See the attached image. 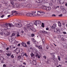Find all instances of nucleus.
Returning a JSON list of instances; mask_svg holds the SVG:
<instances>
[{"label":"nucleus","instance_id":"obj_1","mask_svg":"<svg viewBox=\"0 0 67 67\" xmlns=\"http://www.w3.org/2000/svg\"><path fill=\"white\" fill-rule=\"evenodd\" d=\"M36 12L35 11H33L32 12V13H28L26 14L27 16H36V14H35Z\"/></svg>","mask_w":67,"mask_h":67},{"label":"nucleus","instance_id":"obj_2","mask_svg":"<svg viewBox=\"0 0 67 67\" xmlns=\"http://www.w3.org/2000/svg\"><path fill=\"white\" fill-rule=\"evenodd\" d=\"M34 24L36 26H37V24H40L41 23V21L40 20H34L33 21Z\"/></svg>","mask_w":67,"mask_h":67},{"label":"nucleus","instance_id":"obj_3","mask_svg":"<svg viewBox=\"0 0 67 67\" xmlns=\"http://www.w3.org/2000/svg\"><path fill=\"white\" fill-rule=\"evenodd\" d=\"M54 32H55V33H57L58 34H60V29L58 28H55L54 29Z\"/></svg>","mask_w":67,"mask_h":67},{"label":"nucleus","instance_id":"obj_4","mask_svg":"<svg viewBox=\"0 0 67 67\" xmlns=\"http://www.w3.org/2000/svg\"><path fill=\"white\" fill-rule=\"evenodd\" d=\"M27 24L26 25V27H32L33 26V23H29L28 22H27Z\"/></svg>","mask_w":67,"mask_h":67},{"label":"nucleus","instance_id":"obj_5","mask_svg":"<svg viewBox=\"0 0 67 67\" xmlns=\"http://www.w3.org/2000/svg\"><path fill=\"white\" fill-rule=\"evenodd\" d=\"M1 2L4 4H5V5L7 6L8 3V2L7 1L5 0H1Z\"/></svg>","mask_w":67,"mask_h":67},{"label":"nucleus","instance_id":"obj_6","mask_svg":"<svg viewBox=\"0 0 67 67\" xmlns=\"http://www.w3.org/2000/svg\"><path fill=\"white\" fill-rule=\"evenodd\" d=\"M22 24L20 23H18V24H16V26L18 27H22Z\"/></svg>","mask_w":67,"mask_h":67},{"label":"nucleus","instance_id":"obj_7","mask_svg":"<svg viewBox=\"0 0 67 67\" xmlns=\"http://www.w3.org/2000/svg\"><path fill=\"white\" fill-rule=\"evenodd\" d=\"M57 26V24L56 23H54L53 24V26H51V28L52 29H54Z\"/></svg>","mask_w":67,"mask_h":67},{"label":"nucleus","instance_id":"obj_8","mask_svg":"<svg viewBox=\"0 0 67 67\" xmlns=\"http://www.w3.org/2000/svg\"><path fill=\"white\" fill-rule=\"evenodd\" d=\"M51 5H53L54 4V3L56 2V0H51Z\"/></svg>","mask_w":67,"mask_h":67},{"label":"nucleus","instance_id":"obj_9","mask_svg":"<svg viewBox=\"0 0 67 67\" xmlns=\"http://www.w3.org/2000/svg\"><path fill=\"white\" fill-rule=\"evenodd\" d=\"M25 7L28 8H31L32 7V4H28L26 5Z\"/></svg>","mask_w":67,"mask_h":67},{"label":"nucleus","instance_id":"obj_10","mask_svg":"<svg viewBox=\"0 0 67 67\" xmlns=\"http://www.w3.org/2000/svg\"><path fill=\"white\" fill-rule=\"evenodd\" d=\"M36 47H38V49H42V45H40V46L36 45Z\"/></svg>","mask_w":67,"mask_h":67},{"label":"nucleus","instance_id":"obj_11","mask_svg":"<svg viewBox=\"0 0 67 67\" xmlns=\"http://www.w3.org/2000/svg\"><path fill=\"white\" fill-rule=\"evenodd\" d=\"M21 44L23 46H24V47H27V45L25 43H24L23 42H22L21 43Z\"/></svg>","mask_w":67,"mask_h":67},{"label":"nucleus","instance_id":"obj_12","mask_svg":"<svg viewBox=\"0 0 67 67\" xmlns=\"http://www.w3.org/2000/svg\"><path fill=\"white\" fill-rule=\"evenodd\" d=\"M37 12V15H38V16H40V15H41V14H41V13H42L41 11L38 10Z\"/></svg>","mask_w":67,"mask_h":67},{"label":"nucleus","instance_id":"obj_13","mask_svg":"<svg viewBox=\"0 0 67 67\" xmlns=\"http://www.w3.org/2000/svg\"><path fill=\"white\" fill-rule=\"evenodd\" d=\"M8 28L9 27H13L14 26L12 24L8 23Z\"/></svg>","mask_w":67,"mask_h":67},{"label":"nucleus","instance_id":"obj_14","mask_svg":"<svg viewBox=\"0 0 67 67\" xmlns=\"http://www.w3.org/2000/svg\"><path fill=\"white\" fill-rule=\"evenodd\" d=\"M4 27H5V28H7L8 29H9V26L8 25V24L6 23L4 25Z\"/></svg>","mask_w":67,"mask_h":67},{"label":"nucleus","instance_id":"obj_15","mask_svg":"<svg viewBox=\"0 0 67 67\" xmlns=\"http://www.w3.org/2000/svg\"><path fill=\"white\" fill-rule=\"evenodd\" d=\"M12 13L11 14V15H13V13H15V14H18V12H16L15 10H13L12 11Z\"/></svg>","mask_w":67,"mask_h":67},{"label":"nucleus","instance_id":"obj_16","mask_svg":"<svg viewBox=\"0 0 67 67\" xmlns=\"http://www.w3.org/2000/svg\"><path fill=\"white\" fill-rule=\"evenodd\" d=\"M8 53L7 54V55L8 56H11V52H10V51H8Z\"/></svg>","mask_w":67,"mask_h":67},{"label":"nucleus","instance_id":"obj_17","mask_svg":"<svg viewBox=\"0 0 67 67\" xmlns=\"http://www.w3.org/2000/svg\"><path fill=\"white\" fill-rule=\"evenodd\" d=\"M64 3H65V0H60V4H63Z\"/></svg>","mask_w":67,"mask_h":67},{"label":"nucleus","instance_id":"obj_18","mask_svg":"<svg viewBox=\"0 0 67 67\" xmlns=\"http://www.w3.org/2000/svg\"><path fill=\"white\" fill-rule=\"evenodd\" d=\"M62 11L63 12V13L64 14L66 13L67 12L66 11V10L65 8H64L62 9Z\"/></svg>","mask_w":67,"mask_h":67},{"label":"nucleus","instance_id":"obj_19","mask_svg":"<svg viewBox=\"0 0 67 67\" xmlns=\"http://www.w3.org/2000/svg\"><path fill=\"white\" fill-rule=\"evenodd\" d=\"M42 8L43 9H45L46 10H47V7L45 6L44 5H42Z\"/></svg>","mask_w":67,"mask_h":67},{"label":"nucleus","instance_id":"obj_20","mask_svg":"<svg viewBox=\"0 0 67 67\" xmlns=\"http://www.w3.org/2000/svg\"><path fill=\"white\" fill-rule=\"evenodd\" d=\"M47 9L46 10L48 12H49V11H51V7H47Z\"/></svg>","mask_w":67,"mask_h":67},{"label":"nucleus","instance_id":"obj_21","mask_svg":"<svg viewBox=\"0 0 67 67\" xmlns=\"http://www.w3.org/2000/svg\"><path fill=\"white\" fill-rule=\"evenodd\" d=\"M54 57H53V58H51V61L52 62H53V63H55V59H55V58H54Z\"/></svg>","mask_w":67,"mask_h":67},{"label":"nucleus","instance_id":"obj_22","mask_svg":"<svg viewBox=\"0 0 67 67\" xmlns=\"http://www.w3.org/2000/svg\"><path fill=\"white\" fill-rule=\"evenodd\" d=\"M43 1V0H37L36 2L38 3H42Z\"/></svg>","mask_w":67,"mask_h":67},{"label":"nucleus","instance_id":"obj_23","mask_svg":"<svg viewBox=\"0 0 67 67\" xmlns=\"http://www.w3.org/2000/svg\"><path fill=\"white\" fill-rule=\"evenodd\" d=\"M10 1H10V3L12 4V5L13 4V1H17V0H10Z\"/></svg>","mask_w":67,"mask_h":67},{"label":"nucleus","instance_id":"obj_24","mask_svg":"<svg viewBox=\"0 0 67 67\" xmlns=\"http://www.w3.org/2000/svg\"><path fill=\"white\" fill-rule=\"evenodd\" d=\"M19 49L18 48H17L15 50V52H16V53H19Z\"/></svg>","mask_w":67,"mask_h":67},{"label":"nucleus","instance_id":"obj_25","mask_svg":"<svg viewBox=\"0 0 67 67\" xmlns=\"http://www.w3.org/2000/svg\"><path fill=\"white\" fill-rule=\"evenodd\" d=\"M32 62L33 64H34V65H35L36 64H37V63H36V61L35 60H33L32 61Z\"/></svg>","mask_w":67,"mask_h":67},{"label":"nucleus","instance_id":"obj_26","mask_svg":"<svg viewBox=\"0 0 67 67\" xmlns=\"http://www.w3.org/2000/svg\"><path fill=\"white\" fill-rule=\"evenodd\" d=\"M4 59L3 58V57H0V60L1 61H3Z\"/></svg>","mask_w":67,"mask_h":67},{"label":"nucleus","instance_id":"obj_27","mask_svg":"<svg viewBox=\"0 0 67 67\" xmlns=\"http://www.w3.org/2000/svg\"><path fill=\"white\" fill-rule=\"evenodd\" d=\"M17 8H21V7H22V5L21 4H19L17 6Z\"/></svg>","mask_w":67,"mask_h":67},{"label":"nucleus","instance_id":"obj_28","mask_svg":"<svg viewBox=\"0 0 67 67\" xmlns=\"http://www.w3.org/2000/svg\"><path fill=\"white\" fill-rule=\"evenodd\" d=\"M44 39H42V42L43 45H45V40H44Z\"/></svg>","mask_w":67,"mask_h":67},{"label":"nucleus","instance_id":"obj_29","mask_svg":"<svg viewBox=\"0 0 67 67\" xmlns=\"http://www.w3.org/2000/svg\"><path fill=\"white\" fill-rule=\"evenodd\" d=\"M24 29L25 32H26V33H27L28 32V30H27V29L26 27H24Z\"/></svg>","mask_w":67,"mask_h":67},{"label":"nucleus","instance_id":"obj_30","mask_svg":"<svg viewBox=\"0 0 67 67\" xmlns=\"http://www.w3.org/2000/svg\"><path fill=\"white\" fill-rule=\"evenodd\" d=\"M58 24L59 26V27H61L62 25H61V23L60 22V21H59L58 22Z\"/></svg>","mask_w":67,"mask_h":67},{"label":"nucleus","instance_id":"obj_31","mask_svg":"<svg viewBox=\"0 0 67 67\" xmlns=\"http://www.w3.org/2000/svg\"><path fill=\"white\" fill-rule=\"evenodd\" d=\"M10 48H9L10 50H12L13 48V46H10Z\"/></svg>","mask_w":67,"mask_h":67},{"label":"nucleus","instance_id":"obj_32","mask_svg":"<svg viewBox=\"0 0 67 67\" xmlns=\"http://www.w3.org/2000/svg\"><path fill=\"white\" fill-rule=\"evenodd\" d=\"M26 11L24 10H23L21 11V12L22 13H25Z\"/></svg>","mask_w":67,"mask_h":67},{"label":"nucleus","instance_id":"obj_33","mask_svg":"<svg viewBox=\"0 0 67 67\" xmlns=\"http://www.w3.org/2000/svg\"><path fill=\"white\" fill-rule=\"evenodd\" d=\"M31 31H33V32H35L36 31V29L35 28H32L31 29Z\"/></svg>","mask_w":67,"mask_h":67},{"label":"nucleus","instance_id":"obj_34","mask_svg":"<svg viewBox=\"0 0 67 67\" xmlns=\"http://www.w3.org/2000/svg\"><path fill=\"white\" fill-rule=\"evenodd\" d=\"M35 51L36 54H38V51L36 49H35Z\"/></svg>","mask_w":67,"mask_h":67},{"label":"nucleus","instance_id":"obj_35","mask_svg":"<svg viewBox=\"0 0 67 67\" xmlns=\"http://www.w3.org/2000/svg\"><path fill=\"white\" fill-rule=\"evenodd\" d=\"M15 42V40L14 39H13V40L12 41V43H13V44H14Z\"/></svg>","mask_w":67,"mask_h":67},{"label":"nucleus","instance_id":"obj_36","mask_svg":"<svg viewBox=\"0 0 67 67\" xmlns=\"http://www.w3.org/2000/svg\"><path fill=\"white\" fill-rule=\"evenodd\" d=\"M57 1L58 4H60V0H57Z\"/></svg>","mask_w":67,"mask_h":67},{"label":"nucleus","instance_id":"obj_37","mask_svg":"<svg viewBox=\"0 0 67 67\" xmlns=\"http://www.w3.org/2000/svg\"><path fill=\"white\" fill-rule=\"evenodd\" d=\"M15 34L13 33V34L10 36L11 37H13V36H15Z\"/></svg>","mask_w":67,"mask_h":67},{"label":"nucleus","instance_id":"obj_38","mask_svg":"<svg viewBox=\"0 0 67 67\" xmlns=\"http://www.w3.org/2000/svg\"><path fill=\"white\" fill-rule=\"evenodd\" d=\"M31 27H27V29L29 30H30V31H31V30H32V29L31 28Z\"/></svg>","mask_w":67,"mask_h":67},{"label":"nucleus","instance_id":"obj_39","mask_svg":"<svg viewBox=\"0 0 67 67\" xmlns=\"http://www.w3.org/2000/svg\"><path fill=\"white\" fill-rule=\"evenodd\" d=\"M21 58V56H19L18 58V59H19V60H20Z\"/></svg>","mask_w":67,"mask_h":67},{"label":"nucleus","instance_id":"obj_40","mask_svg":"<svg viewBox=\"0 0 67 67\" xmlns=\"http://www.w3.org/2000/svg\"><path fill=\"white\" fill-rule=\"evenodd\" d=\"M51 55H52L53 57H55V55H54V53H51Z\"/></svg>","mask_w":67,"mask_h":67},{"label":"nucleus","instance_id":"obj_41","mask_svg":"<svg viewBox=\"0 0 67 67\" xmlns=\"http://www.w3.org/2000/svg\"><path fill=\"white\" fill-rule=\"evenodd\" d=\"M27 44L28 45H30V41H28V42H27Z\"/></svg>","mask_w":67,"mask_h":67},{"label":"nucleus","instance_id":"obj_42","mask_svg":"<svg viewBox=\"0 0 67 67\" xmlns=\"http://www.w3.org/2000/svg\"><path fill=\"white\" fill-rule=\"evenodd\" d=\"M13 40V39H10L9 40V41L10 42L12 43Z\"/></svg>","mask_w":67,"mask_h":67},{"label":"nucleus","instance_id":"obj_43","mask_svg":"<svg viewBox=\"0 0 67 67\" xmlns=\"http://www.w3.org/2000/svg\"><path fill=\"white\" fill-rule=\"evenodd\" d=\"M58 59L59 61H60V58L59 56H58Z\"/></svg>","mask_w":67,"mask_h":67},{"label":"nucleus","instance_id":"obj_44","mask_svg":"<svg viewBox=\"0 0 67 67\" xmlns=\"http://www.w3.org/2000/svg\"><path fill=\"white\" fill-rule=\"evenodd\" d=\"M53 8L54 9H55L56 10V7L55 6H54L53 7Z\"/></svg>","mask_w":67,"mask_h":67},{"label":"nucleus","instance_id":"obj_45","mask_svg":"<svg viewBox=\"0 0 67 67\" xmlns=\"http://www.w3.org/2000/svg\"><path fill=\"white\" fill-rule=\"evenodd\" d=\"M43 33H44L45 34H47V33H48V32L47 31H43Z\"/></svg>","mask_w":67,"mask_h":67},{"label":"nucleus","instance_id":"obj_46","mask_svg":"<svg viewBox=\"0 0 67 67\" xmlns=\"http://www.w3.org/2000/svg\"><path fill=\"white\" fill-rule=\"evenodd\" d=\"M44 31H40V33H43Z\"/></svg>","mask_w":67,"mask_h":67},{"label":"nucleus","instance_id":"obj_47","mask_svg":"<svg viewBox=\"0 0 67 67\" xmlns=\"http://www.w3.org/2000/svg\"><path fill=\"white\" fill-rule=\"evenodd\" d=\"M37 54H36V57H37L38 56H39V55H38V53H36Z\"/></svg>","mask_w":67,"mask_h":67},{"label":"nucleus","instance_id":"obj_48","mask_svg":"<svg viewBox=\"0 0 67 67\" xmlns=\"http://www.w3.org/2000/svg\"><path fill=\"white\" fill-rule=\"evenodd\" d=\"M32 42L34 43H35V40L34 39L32 40Z\"/></svg>","mask_w":67,"mask_h":67},{"label":"nucleus","instance_id":"obj_49","mask_svg":"<svg viewBox=\"0 0 67 67\" xmlns=\"http://www.w3.org/2000/svg\"><path fill=\"white\" fill-rule=\"evenodd\" d=\"M4 16V15H3L1 16V18H3Z\"/></svg>","mask_w":67,"mask_h":67},{"label":"nucleus","instance_id":"obj_50","mask_svg":"<svg viewBox=\"0 0 67 67\" xmlns=\"http://www.w3.org/2000/svg\"><path fill=\"white\" fill-rule=\"evenodd\" d=\"M25 56L26 57H27L28 56L26 54V53H25V54H24Z\"/></svg>","mask_w":67,"mask_h":67},{"label":"nucleus","instance_id":"obj_51","mask_svg":"<svg viewBox=\"0 0 67 67\" xmlns=\"http://www.w3.org/2000/svg\"><path fill=\"white\" fill-rule=\"evenodd\" d=\"M63 33L64 34H67V33L65 32H63Z\"/></svg>","mask_w":67,"mask_h":67},{"label":"nucleus","instance_id":"obj_52","mask_svg":"<svg viewBox=\"0 0 67 67\" xmlns=\"http://www.w3.org/2000/svg\"><path fill=\"white\" fill-rule=\"evenodd\" d=\"M56 15L55 14H53L52 15V16H56Z\"/></svg>","mask_w":67,"mask_h":67},{"label":"nucleus","instance_id":"obj_53","mask_svg":"<svg viewBox=\"0 0 67 67\" xmlns=\"http://www.w3.org/2000/svg\"><path fill=\"white\" fill-rule=\"evenodd\" d=\"M43 57L45 59H46V57L45 56H44Z\"/></svg>","mask_w":67,"mask_h":67},{"label":"nucleus","instance_id":"obj_54","mask_svg":"<svg viewBox=\"0 0 67 67\" xmlns=\"http://www.w3.org/2000/svg\"><path fill=\"white\" fill-rule=\"evenodd\" d=\"M63 16V14H61L60 15H58L59 16Z\"/></svg>","mask_w":67,"mask_h":67},{"label":"nucleus","instance_id":"obj_55","mask_svg":"<svg viewBox=\"0 0 67 67\" xmlns=\"http://www.w3.org/2000/svg\"><path fill=\"white\" fill-rule=\"evenodd\" d=\"M46 30H49V28H48V27H47L46 28Z\"/></svg>","mask_w":67,"mask_h":67},{"label":"nucleus","instance_id":"obj_56","mask_svg":"<svg viewBox=\"0 0 67 67\" xmlns=\"http://www.w3.org/2000/svg\"><path fill=\"white\" fill-rule=\"evenodd\" d=\"M16 36H17V37H18L19 36H20V35H19V34H18L16 35Z\"/></svg>","mask_w":67,"mask_h":67},{"label":"nucleus","instance_id":"obj_57","mask_svg":"<svg viewBox=\"0 0 67 67\" xmlns=\"http://www.w3.org/2000/svg\"><path fill=\"white\" fill-rule=\"evenodd\" d=\"M11 57L12 58H13L14 57L13 56V54L12 55Z\"/></svg>","mask_w":67,"mask_h":67},{"label":"nucleus","instance_id":"obj_58","mask_svg":"<svg viewBox=\"0 0 67 67\" xmlns=\"http://www.w3.org/2000/svg\"><path fill=\"white\" fill-rule=\"evenodd\" d=\"M62 24H63V25H66V24H65V23H62Z\"/></svg>","mask_w":67,"mask_h":67},{"label":"nucleus","instance_id":"obj_59","mask_svg":"<svg viewBox=\"0 0 67 67\" xmlns=\"http://www.w3.org/2000/svg\"><path fill=\"white\" fill-rule=\"evenodd\" d=\"M31 36L32 37H33L34 36V34H32L31 35Z\"/></svg>","mask_w":67,"mask_h":67},{"label":"nucleus","instance_id":"obj_60","mask_svg":"<svg viewBox=\"0 0 67 67\" xmlns=\"http://www.w3.org/2000/svg\"><path fill=\"white\" fill-rule=\"evenodd\" d=\"M41 13H43V14H45V12L43 11H41Z\"/></svg>","mask_w":67,"mask_h":67},{"label":"nucleus","instance_id":"obj_61","mask_svg":"<svg viewBox=\"0 0 67 67\" xmlns=\"http://www.w3.org/2000/svg\"><path fill=\"white\" fill-rule=\"evenodd\" d=\"M31 56H34V54L33 53H32L31 55Z\"/></svg>","mask_w":67,"mask_h":67},{"label":"nucleus","instance_id":"obj_62","mask_svg":"<svg viewBox=\"0 0 67 67\" xmlns=\"http://www.w3.org/2000/svg\"><path fill=\"white\" fill-rule=\"evenodd\" d=\"M6 49L7 51H8V50H9V48L8 47H7V48H6Z\"/></svg>","mask_w":67,"mask_h":67},{"label":"nucleus","instance_id":"obj_63","mask_svg":"<svg viewBox=\"0 0 67 67\" xmlns=\"http://www.w3.org/2000/svg\"><path fill=\"white\" fill-rule=\"evenodd\" d=\"M62 40L63 41H65V40H64V38H62Z\"/></svg>","mask_w":67,"mask_h":67},{"label":"nucleus","instance_id":"obj_64","mask_svg":"<svg viewBox=\"0 0 67 67\" xmlns=\"http://www.w3.org/2000/svg\"><path fill=\"white\" fill-rule=\"evenodd\" d=\"M19 67H23V66L22 65H20L19 66Z\"/></svg>","mask_w":67,"mask_h":67}]
</instances>
